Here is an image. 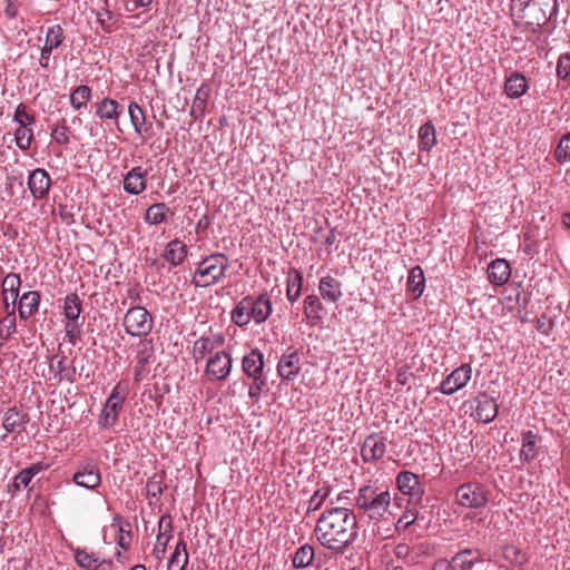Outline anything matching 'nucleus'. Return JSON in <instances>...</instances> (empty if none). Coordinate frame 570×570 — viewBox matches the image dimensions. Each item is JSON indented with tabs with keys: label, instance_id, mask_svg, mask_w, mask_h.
Segmentation results:
<instances>
[{
	"label": "nucleus",
	"instance_id": "obj_47",
	"mask_svg": "<svg viewBox=\"0 0 570 570\" xmlns=\"http://www.w3.org/2000/svg\"><path fill=\"white\" fill-rule=\"evenodd\" d=\"M331 491H332V489L330 485H324V487L317 489L313 493V495L311 497V499L308 501L307 512H314V511L320 510L321 507L323 505L324 501L331 494Z\"/></svg>",
	"mask_w": 570,
	"mask_h": 570
},
{
	"label": "nucleus",
	"instance_id": "obj_21",
	"mask_svg": "<svg viewBox=\"0 0 570 570\" xmlns=\"http://www.w3.org/2000/svg\"><path fill=\"white\" fill-rule=\"evenodd\" d=\"M299 371V354L297 351L283 355L277 364V372L279 376L286 381L294 380L298 375Z\"/></svg>",
	"mask_w": 570,
	"mask_h": 570
},
{
	"label": "nucleus",
	"instance_id": "obj_41",
	"mask_svg": "<svg viewBox=\"0 0 570 570\" xmlns=\"http://www.w3.org/2000/svg\"><path fill=\"white\" fill-rule=\"evenodd\" d=\"M91 99V88L87 85L76 87L70 95V105L79 110L86 107Z\"/></svg>",
	"mask_w": 570,
	"mask_h": 570
},
{
	"label": "nucleus",
	"instance_id": "obj_59",
	"mask_svg": "<svg viewBox=\"0 0 570 570\" xmlns=\"http://www.w3.org/2000/svg\"><path fill=\"white\" fill-rule=\"evenodd\" d=\"M68 132H69V128L68 126L66 125V121L62 120V125L61 126H57L52 132H51V137L52 139L57 142V144H60V145H67L69 142V136H68Z\"/></svg>",
	"mask_w": 570,
	"mask_h": 570
},
{
	"label": "nucleus",
	"instance_id": "obj_37",
	"mask_svg": "<svg viewBox=\"0 0 570 570\" xmlns=\"http://www.w3.org/2000/svg\"><path fill=\"white\" fill-rule=\"evenodd\" d=\"M302 284H303L302 273L296 268H293V267L289 268L286 296H287V299L292 304L295 303L299 298L301 291H302Z\"/></svg>",
	"mask_w": 570,
	"mask_h": 570
},
{
	"label": "nucleus",
	"instance_id": "obj_31",
	"mask_svg": "<svg viewBox=\"0 0 570 570\" xmlns=\"http://www.w3.org/2000/svg\"><path fill=\"white\" fill-rule=\"evenodd\" d=\"M56 356L50 358V370L55 371L56 376H59V382L65 380L69 383L76 382V367L73 365V361L70 364H67V356L62 355L60 360L57 361L55 365Z\"/></svg>",
	"mask_w": 570,
	"mask_h": 570
},
{
	"label": "nucleus",
	"instance_id": "obj_54",
	"mask_svg": "<svg viewBox=\"0 0 570 570\" xmlns=\"http://www.w3.org/2000/svg\"><path fill=\"white\" fill-rule=\"evenodd\" d=\"M380 488H375L372 485H364L358 490V493L355 498L356 507L365 510L368 507V501L376 493Z\"/></svg>",
	"mask_w": 570,
	"mask_h": 570
},
{
	"label": "nucleus",
	"instance_id": "obj_25",
	"mask_svg": "<svg viewBox=\"0 0 570 570\" xmlns=\"http://www.w3.org/2000/svg\"><path fill=\"white\" fill-rule=\"evenodd\" d=\"M503 88L509 98L518 99L527 92L529 86L525 76L514 71L505 78Z\"/></svg>",
	"mask_w": 570,
	"mask_h": 570
},
{
	"label": "nucleus",
	"instance_id": "obj_34",
	"mask_svg": "<svg viewBox=\"0 0 570 570\" xmlns=\"http://www.w3.org/2000/svg\"><path fill=\"white\" fill-rule=\"evenodd\" d=\"M114 527H117L118 537L117 544L124 550H128L130 548L131 541V523L122 518L121 515H115L114 518Z\"/></svg>",
	"mask_w": 570,
	"mask_h": 570
},
{
	"label": "nucleus",
	"instance_id": "obj_18",
	"mask_svg": "<svg viewBox=\"0 0 570 570\" xmlns=\"http://www.w3.org/2000/svg\"><path fill=\"white\" fill-rule=\"evenodd\" d=\"M391 500V493L387 490L379 489L368 501V507H366L364 511L370 519L380 520L389 511Z\"/></svg>",
	"mask_w": 570,
	"mask_h": 570
},
{
	"label": "nucleus",
	"instance_id": "obj_27",
	"mask_svg": "<svg viewBox=\"0 0 570 570\" xmlns=\"http://www.w3.org/2000/svg\"><path fill=\"white\" fill-rule=\"evenodd\" d=\"M318 289L322 298L331 303L338 302L343 296L341 282L331 275L320 279Z\"/></svg>",
	"mask_w": 570,
	"mask_h": 570
},
{
	"label": "nucleus",
	"instance_id": "obj_13",
	"mask_svg": "<svg viewBox=\"0 0 570 570\" xmlns=\"http://www.w3.org/2000/svg\"><path fill=\"white\" fill-rule=\"evenodd\" d=\"M50 186L51 178L46 169L36 168L29 174L28 188L35 199L47 198Z\"/></svg>",
	"mask_w": 570,
	"mask_h": 570
},
{
	"label": "nucleus",
	"instance_id": "obj_55",
	"mask_svg": "<svg viewBox=\"0 0 570 570\" xmlns=\"http://www.w3.org/2000/svg\"><path fill=\"white\" fill-rule=\"evenodd\" d=\"M504 558L511 563H515L519 566H522L528 561L527 554L512 546L507 547L504 549Z\"/></svg>",
	"mask_w": 570,
	"mask_h": 570
},
{
	"label": "nucleus",
	"instance_id": "obj_33",
	"mask_svg": "<svg viewBox=\"0 0 570 570\" xmlns=\"http://www.w3.org/2000/svg\"><path fill=\"white\" fill-rule=\"evenodd\" d=\"M187 255V246L179 239H174L168 243L164 258L173 266L180 265Z\"/></svg>",
	"mask_w": 570,
	"mask_h": 570
},
{
	"label": "nucleus",
	"instance_id": "obj_35",
	"mask_svg": "<svg viewBox=\"0 0 570 570\" xmlns=\"http://www.w3.org/2000/svg\"><path fill=\"white\" fill-rule=\"evenodd\" d=\"M188 563V552L183 538L177 542L175 551L169 558L167 570H184Z\"/></svg>",
	"mask_w": 570,
	"mask_h": 570
},
{
	"label": "nucleus",
	"instance_id": "obj_22",
	"mask_svg": "<svg viewBox=\"0 0 570 570\" xmlns=\"http://www.w3.org/2000/svg\"><path fill=\"white\" fill-rule=\"evenodd\" d=\"M29 414L20 412L16 406L7 410L3 416L2 426L8 433L22 432L29 423Z\"/></svg>",
	"mask_w": 570,
	"mask_h": 570
},
{
	"label": "nucleus",
	"instance_id": "obj_48",
	"mask_svg": "<svg viewBox=\"0 0 570 570\" xmlns=\"http://www.w3.org/2000/svg\"><path fill=\"white\" fill-rule=\"evenodd\" d=\"M214 350V344L209 337H200L194 342L193 354L196 362L203 360Z\"/></svg>",
	"mask_w": 570,
	"mask_h": 570
},
{
	"label": "nucleus",
	"instance_id": "obj_3",
	"mask_svg": "<svg viewBox=\"0 0 570 570\" xmlns=\"http://www.w3.org/2000/svg\"><path fill=\"white\" fill-rule=\"evenodd\" d=\"M512 10L518 9V18L527 19L529 26L542 28L558 13L557 0H511Z\"/></svg>",
	"mask_w": 570,
	"mask_h": 570
},
{
	"label": "nucleus",
	"instance_id": "obj_44",
	"mask_svg": "<svg viewBox=\"0 0 570 570\" xmlns=\"http://www.w3.org/2000/svg\"><path fill=\"white\" fill-rule=\"evenodd\" d=\"M424 518H420L419 511L414 508H407L402 515L399 518L395 523V530L399 533L405 532L412 524H414L419 520H423Z\"/></svg>",
	"mask_w": 570,
	"mask_h": 570
},
{
	"label": "nucleus",
	"instance_id": "obj_24",
	"mask_svg": "<svg viewBox=\"0 0 570 570\" xmlns=\"http://www.w3.org/2000/svg\"><path fill=\"white\" fill-rule=\"evenodd\" d=\"M128 115L135 131L142 138H148L150 136L151 124L147 125L145 111L136 101L129 104Z\"/></svg>",
	"mask_w": 570,
	"mask_h": 570
},
{
	"label": "nucleus",
	"instance_id": "obj_9",
	"mask_svg": "<svg viewBox=\"0 0 570 570\" xmlns=\"http://www.w3.org/2000/svg\"><path fill=\"white\" fill-rule=\"evenodd\" d=\"M400 492L409 497L410 504L419 503L424 495V485L420 482L419 475L411 471H401L395 479Z\"/></svg>",
	"mask_w": 570,
	"mask_h": 570
},
{
	"label": "nucleus",
	"instance_id": "obj_30",
	"mask_svg": "<svg viewBox=\"0 0 570 570\" xmlns=\"http://www.w3.org/2000/svg\"><path fill=\"white\" fill-rule=\"evenodd\" d=\"M324 306L320 301L318 296L315 294L307 295L304 299V315L308 322V324L315 326L318 325L323 315Z\"/></svg>",
	"mask_w": 570,
	"mask_h": 570
},
{
	"label": "nucleus",
	"instance_id": "obj_5",
	"mask_svg": "<svg viewBox=\"0 0 570 570\" xmlns=\"http://www.w3.org/2000/svg\"><path fill=\"white\" fill-rule=\"evenodd\" d=\"M128 392L129 384L127 381L121 380L115 385L100 413L99 424L102 428L114 426L117 423Z\"/></svg>",
	"mask_w": 570,
	"mask_h": 570
},
{
	"label": "nucleus",
	"instance_id": "obj_51",
	"mask_svg": "<svg viewBox=\"0 0 570 570\" xmlns=\"http://www.w3.org/2000/svg\"><path fill=\"white\" fill-rule=\"evenodd\" d=\"M556 160L560 164L570 160V132L563 135L554 150Z\"/></svg>",
	"mask_w": 570,
	"mask_h": 570
},
{
	"label": "nucleus",
	"instance_id": "obj_52",
	"mask_svg": "<svg viewBox=\"0 0 570 570\" xmlns=\"http://www.w3.org/2000/svg\"><path fill=\"white\" fill-rule=\"evenodd\" d=\"M13 121L21 127H28L36 122V117L27 111L24 104L20 102L14 110Z\"/></svg>",
	"mask_w": 570,
	"mask_h": 570
},
{
	"label": "nucleus",
	"instance_id": "obj_23",
	"mask_svg": "<svg viewBox=\"0 0 570 570\" xmlns=\"http://www.w3.org/2000/svg\"><path fill=\"white\" fill-rule=\"evenodd\" d=\"M40 293L37 291H29L20 296L18 304L19 317L22 321L29 320L32 315L38 313L40 304Z\"/></svg>",
	"mask_w": 570,
	"mask_h": 570
},
{
	"label": "nucleus",
	"instance_id": "obj_17",
	"mask_svg": "<svg viewBox=\"0 0 570 570\" xmlns=\"http://www.w3.org/2000/svg\"><path fill=\"white\" fill-rule=\"evenodd\" d=\"M147 170L142 169L140 166L131 168L124 176V190L130 195L141 194L147 188Z\"/></svg>",
	"mask_w": 570,
	"mask_h": 570
},
{
	"label": "nucleus",
	"instance_id": "obj_49",
	"mask_svg": "<svg viewBox=\"0 0 570 570\" xmlns=\"http://www.w3.org/2000/svg\"><path fill=\"white\" fill-rule=\"evenodd\" d=\"M166 489V485L163 484V478L158 474H154L147 480L145 490H146V497L147 498H154L159 499V497L163 494L164 490Z\"/></svg>",
	"mask_w": 570,
	"mask_h": 570
},
{
	"label": "nucleus",
	"instance_id": "obj_46",
	"mask_svg": "<svg viewBox=\"0 0 570 570\" xmlns=\"http://www.w3.org/2000/svg\"><path fill=\"white\" fill-rule=\"evenodd\" d=\"M33 140V130L28 127L19 126L14 131V141L21 150L26 151L30 148Z\"/></svg>",
	"mask_w": 570,
	"mask_h": 570
},
{
	"label": "nucleus",
	"instance_id": "obj_50",
	"mask_svg": "<svg viewBox=\"0 0 570 570\" xmlns=\"http://www.w3.org/2000/svg\"><path fill=\"white\" fill-rule=\"evenodd\" d=\"M65 30L60 24H55L48 28L46 33V45L57 49L65 40Z\"/></svg>",
	"mask_w": 570,
	"mask_h": 570
},
{
	"label": "nucleus",
	"instance_id": "obj_57",
	"mask_svg": "<svg viewBox=\"0 0 570 570\" xmlns=\"http://www.w3.org/2000/svg\"><path fill=\"white\" fill-rule=\"evenodd\" d=\"M68 342L75 345L80 340V324L78 321H68L65 325Z\"/></svg>",
	"mask_w": 570,
	"mask_h": 570
},
{
	"label": "nucleus",
	"instance_id": "obj_56",
	"mask_svg": "<svg viewBox=\"0 0 570 570\" xmlns=\"http://www.w3.org/2000/svg\"><path fill=\"white\" fill-rule=\"evenodd\" d=\"M557 76L562 80L570 78V53L561 55L557 63Z\"/></svg>",
	"mask_w": 570,
	"mask_h": 570
},
{
	"label": "nucleus",
	"instance_id": "obj_38",
	"mask_svg": "<svg viewBox=\"0 0 570 570\" xmlns=\"http://www.w3.org/2000/svg\"><path fill=\"white\" fill-rule=\"evenodd\" d=\"M169 207L165 203H154L151 204L145 213V222L149 225H158L160 223L166 222Z\"/></svg>",
	"mask_w": 570,
	"mask_h": 570
},
{
	"label": "nucleus",
	"instance_id": "obj_58",
	"mask_svg": "<svg viewBox=\"0 0 570 570\" xmlns=\"http://www.w3.org/2000/svg\"><path fill=\"white\" fill-rule=\"evenodd\" d=\"M253 383L249 385L248 395L252 400L258 401L262 394L264 386H266L267 382L264 376L252 377Z\"/></svg>",
	"mask_w": 570,
	"mask_h": 570
},
{
	"label": "nucleus",
	"instance_id": "obj_11",
	"mask_svg": "<svg viewBox=\"0 0 570 570\" xmlns=\"http://www.w3.org/2000/svg\"><path fill=\"white\" fill-rule=\"evenodd\" d=\"M471 375L472 366L468 363L462 364L442 381L439 390L445 395H452L469 383Z\"/></svg>",
	"mask_w": 570,
	"mask_h": 570
},
{
	"label": "nucleus",
	"instance_id": "obj_39",
	"mask_svg": "<svg viewBox=\"0 0 570 570\" xmlns=\"http://www.w3.org/2000/svg\"><path fill=\"white\" fill-rule=\"evenodd\" d=\"M314 557V548L311 544L305 543L302 547H299L295 552L292 559L293 567L296 569L306 568L312 564Z\"/></svg>",
	"mask_w": 570,
	"mask_h": 570
},
{
	"label": "nucleus",
	"instance_id": "obj_12",
	"mask_svg": "<svg viewBox=\"0 0 570 570\" xmlns=\"http://www.w3.org/2000/svg\"><path fill=\"white\" fill-rule=\"evenodd\" d=\"M472 409H474V417L482 423L492 422L498 415V404L494 397L487 393H480L472 400Z\"/></svg>",
	"mask_w": 570,
	"mask_h": 570
},
{
	"label": "nucleus",
	"instance_id": "obj_62",
	"mask_svg": "<svg viewBox=\"0 0 570 570\" xmlns=\"http://www.w3.org/2000/svg\"><path fill=\"white\" fill-rule=\"evenodd\" d=\"M250 304H252V296H246L237 303V305L235 306V308L233 311L236 312L237 315L244 314L246 316L252 317Z\"/></svg>",
	"mask_w": 570,
	"mask_h": 570
},
{
	"label": "nucleus",
	"instance_id": "obj_14",
	"mask_svg": "<svg viewBox=\"0 0 570 570\" xmlns=\"http://www.w3.org/2000/svg\"><path fill=\"white\" fill-rule=\"evenodd\" d=\"M96 116L104 120H110L115 124L117 130L122 132V129L119 125V117L124 112V106L120 105L117 100L106 97L100 101L96 102Z\"/></svg>",
	"mask_w": 570,
	"mask_h": 570
},
{
	"label": "nucleus",
	"instance_id": "obj_7",
	"mask_svg": "<svg viewBox=\"0 0 570 570\" xmlns=\"http://www.w3.org/2000/svg\"><path fill=\"white\" fill-rule=\"evenodd\" d=\"M456 502L469 509L484 508L488 502V492L480 482H466L461 484L455 491Z\"/></svg>",
	"mask_w": 570,
	"mask_h": 570
},
{
	"label": "nucleus",
	"instance_id": "obj_8",
	"mask_svg": "<svg viewBox=\"0 0 570 570\" xmlns=\"http://www.w3.org/2000/svg\"><path fill=\"white\" fill-rule=\"evenodd\" d=\"M135 367L134 379L141 382L151 372V366L156 362L155 348L151 338H142L135 345Z\"/></svg>",
	"mask_w": 570,
	"mask_h": 570
},
{
	"label": "nucleus",
	"instance_id": "obj_32",
	"mask_svg": "<svg viewBox=\"0 0 570 570\" xmlns=\"http://www.w3.org/2000/svg\"><path fill=\"white\" fill-rule=\"evenodd\" d=\"M406 287L414 299L421 297L425 288V276L421 266L416 265L410 269Z\"/></svg>",
	"mask_w": 570,
	"mask_h": 570
},
{
	"label": "nucleus",
	"instance_id": "obj_10",
	"mask_svg": "<svg viewBox=\"0 0 570 570\" xmlns=\"http://www.w3.org/2000/svg\"><path fill=\"white\" fill-rule=\"evenodd\" d=\"M233 361L225 351H218L207 361L205 373L209 381H224L230 373Z\"/></svg>",
	"mask_w": 570,
	"mask_h": 570
},
{
	"label": "nucleus",
	"instance_id": "obj_40",
	"mask_svg": "<svg viewBox=\"0 0 570 570\" xmlns=\"http://www.w3.org/2000/svg\"><path fill=\"white\" fill-rule=\"evenodd\" d=\"M82 311L81 299L76 293L66 296L63 314L68 321H78Z\"/></svg>",
	"mask_w": 570,
	"mask_h": 570
},
{
	"label": "nucleus",
	"instance_id": "obj_42",
	"mask_svg": "<svg viewBox=\"0 0 570 570\" xmlns=\"http://www.w3.org/2000/svg\"><path fill=\"white\" fill-rule=\"evenodd\" d=\"M420 148L429 151L436 142L435 128L431 121L423 124L419 130Z\"/></svg>",
	"mask_w": 570,
	"mask_h": 570
},
{
	"label": "nucleus",
	"instance_id": "obj_15",
	"mask_svg": "<svg viewBox=\"0 0 570 570\" xmlns=\"http://www.w3.org/2000/svg\"><path fill=\"white\" fill-rule=\"evenodd\" d=\"M72 481L79 487L95 490L101 483L100 470L94 463L81 464L75 472Z\"/></svg>",
	"mask_w": 570,
	"mask_h": 570
},
{
	"label": "nucleus",
	"instance_id": "obj_61",
	"mask_svg": "<svg viewBox=\"0 0 570 570\" xmlns=\"http://www.w3.org/2000/svg\"><path fill=\"white\" fill-rule=\"evenodd\" d=\"M553 325L552 320L543 314L538 317L535 328L538 332L548 335L552 331Z\"/></svg>",
	"mask_w": 570,
	"mask_h": 570
},
{
	"label": "nucleus",
	"instance_id": "obj_16",
	"mask_svg": "<svg viewBox=\"0 0 570 570\" xmlns=\"http://www.w3.org/2000/svg\"><path fill=\"white\" fill-rule=\"evenodd\" d=\"M158 529L159 533L153 549V556L156 560L161 561L166 556L167 544L171 539L173 521L169 514L161 515Z\"/></svg>",
	"mask_w": 570,
	"mask_h": 570
},
{
	"label": "nucleus",
	"instance_id": "obj_26",
	"mask_svg": "<svg viewBox=\"0 0 570 570\" xmlns=\"http://www.w3.org/2000/svg\"><path fill=\"white\" fill-rule=\"evenodd\" d=\"M511 276V267L503 258L492 261L488 266V278L493 285L505 284Z\"/></svg>",
	"mask_w": 570,
	"mask_h": 570
},
{
	"label": "nucleus",
	"instance_id": "obj_43",
	"mask_svg": "<svg viewBox=\"0 0 570 570\" xmlns=\"http://www.w3.org/2000/svg\"><path fill=\"white\" fill-rule=\"evenodd\" d=\"M76 563L85 570H96L98 557L86 549L77 548L73 550Z\"/></svg>",
	"mask_w": 570,
	"mask_h": 570
},
{
	"label": "nucleus",
	"instance_id": "obj_28",
	"mask_svg": "<svg viewBox=\"0 0 570 570\" xmlns=\"http://www.w3.org/2000/svg\"><path fill=\"white\" fill-rule=\"evenodd\" d=\"M272 313V303L267 293L258 295L256 298L252 296L250 314L255 323L265 322Z\"/></svg>",
	"mask_w": 570,
	"mask_h": 570
},
{
	"label": "nucleus",
	"instance_id": "obj_20",
	"mask_svg": "<svg viewBox=\"0 0 570 570\" xmlns=\"http://www.w3.org/2000/svg\"><path fill=\"white\" fill-rule=\"evenodd\" d=\"M451 560L454 570H472L476 563L483 562L481 551L469 548L456 552Z\"/></svg>",
	"mask_w": 570,
	"mask_h": 570
},
{
	"label": "nucleus",
	"instance_id": "obj_2",
	"mask_svg": "<svg viewBox=\"0 0 570 570\" xmlns=\"http://www.w3.org/2000/svg\"><path fill=\"white\" fill-rule=\"evenodd\" d=\"M21 277L19 274L9 273L2 281V301L7 315L0 321L1 338L8 340L16 333V303L19 297Z\"/></svg>",
	"mask_w": 570,
	"mask_h": 570
},
{
	"label": "nucleus",
	"instance_id": "obj_29",
	"mask_svg": "<svg viewBox=\"0 0 570 570\" xmlns=\"http://www.w3.org/2000/svg\"><path fill=\"white\" fill-rule=\"evenodd\" d=\"M242 367L249 377L263 376V354L258 350H252L243 357Z\"/></svg>",
	"mask_w": 570,
	"mask_h": 570
},
{
	"label": "nucleus",
	"instance_id": "obj_63",
	"mask_svg": "<svg viewBox=\"0 0 570 570\" xmlns=\"http://www.w3.org/2000/svg\"><path fill=\"white\" fill-rule=\"evenodd\" d=\"M416 554L417 556H430L433 554L435 550V544L425 540L423 542H420L415 546Z\"/></svg>",
	"mask_w": 570,
	"mask_h": 570
},
{
	"label": "nucleus",
	"instance_id": "obj_36",
	"mask_svg": "<svg viewBox=\"0 0 570 570\" xmlns=\"http://www.w3.org/2000/svg\"><path fill=\"white\" fill-rule=\"evenodd\" d=\"M537 434L529 430L523 433L522 448L520 450V460L530 462L537 458Z\"/></svg>",
	"mask_w": 570,
	"mask_h": 570
},
{
	"label": "nucleus",
	"instance_id": "obj_64",
	"mask_svg": "<svg viewBox=\"0 0 570 570\" xmlns=\"http://www.w3.org/2000/svg\"><path fill=\"white\" fill-rule=\"evenodd\" d=\"M58 214L61 218V220L66 224V225H71L73 224L75 222V218H73V213L71 212V209H69L67 207V205H62L60 204L58 206Z\"/></svg>",
	"mask_w": 570,
	"mask_h": 570
},
{
	"label": "nucleus",
	"instance_id": "obj_1",
	"mask_svg": "<svg viewBox=\"0 0 570 570\" xmlns=\"http://www.w3.org/2000/svg\"><path fill=\"white\" fill-rule=\"evenodd\" d=\"M314 532L322 547L343 553L358 535L356 515L347 508H326L317 519Z\"/></svg>",
	"mask_w": 570,
	"mask_h": 570
},
{
	"label": "nucleus",
	"instance_id": "obj_6",
	"mask_svg": "<svg viewBox=\"0 0 570 570\" xmlns=\"http://www.w3.org/2000/svg\"><path fill=\"white\" fill-rule=\"evenodd\" d=\"M122 325L130 336H147L154 327L150 313L142 306L130 307L124 316Z\"/></svg>",
	"mask_w": 570,
	"mask_h": 570
},
{
	"label": "nucleus",
	"instance_id": "obj_53",
	"mask_svg": "<svg viewBox=\"0 0 570 570\" xmlns=\"http://www.w3.org/2000/svg\"><path fill=\"white\" fill-rule=\"evenodd\" d=\"M97 21L106 32H111L117 22L116 16L108 9H102L96 13Z\"/></svg>",
	"mask_w": 570,
	"mask_h": 570
},
{
	"label": "nucleus",
	"instance_id": "obj_60",
	"mask_svg": "<svg viewBox=\"0 0 570 570\" xmlns=\"http://www.w3.org/2000/svg\"><path fill=\"white\" fill-rule=\"evenodd\" d=\"M206 109V99L199 97V91L193 100L190 115L194 119H199L204 116Z\"/></svg>",
	"mask_w": 570,
	"mask_h": 570
},
{
	"label": "nucleus",
	"instance_id": "obj_19",
	"mask_svg": "<svg viewBox=\"0 0 570 570\" xmlns=\"http://www.w3.org/2000/svg\"><path fill=\"white\" fill-rule=\"evenodd\" d=\"M385 451V439L377 434L368 435L361 448L362 458L366 462L380 460L383 458Z\"/></svg>",
	"mask_w": 570,
	"mask_h": 570
},
{
	"label": "nucleus",
	"instance_id": "obj_4",
	"mask_svg": "<svg viewBox=\"0 0 570 570\" xmlns=\"http://www.w3.org/2000/svg\"><path fill=\"white\" fill-rule=\"evenodd\" d=\"M228 266V257L224 253L210 254L198 264L191 284L196 287L215 285L226 276Z\"/></svg>",
	"mask_w": 570,
	"mask_h": 570
},
{
	"label": "nucleus",
	"instance_id": "obj_45",
	"mask_svg": "<svg viewBox=\"0 0 570 570\" xmlns=\"http://www.w3.org/2000/svg\"><path fill=\"white\" fill-rule=\"evenodd\" d=\"M46 469H48V464H45L43 462L33 463L28 468L21 470L17 474L18 482H20L22 485L27 488L31 482L32 478L36 476L38 473L45 471Z\"/></svg>",
	"mask_w": 570,
	"mask_h": 570
}]
</instances>
